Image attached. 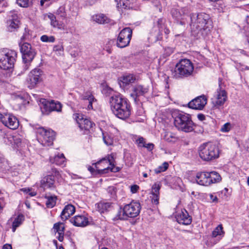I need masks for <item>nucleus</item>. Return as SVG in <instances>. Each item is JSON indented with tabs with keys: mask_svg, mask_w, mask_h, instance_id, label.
I'll return each mask as SVG.
<instances>
[{
	"mask_svg": "<svg viewBox=\"0 0 249 249\" xmlns=\"http://www.w3.org/2000/svg\"><path fill=\"white\" fill-rule=\"evenodd\" d=\"M110 108L113 113L121 119L128 118L131 114V107L127 99L120 94H115L109 98Z\"/></svg>",
	"mask_w": 249,
	"mask_h": 249,
	"instance_id": "obj_1",
	"label": "nucleus"
},
{
	"mask_svg": "<svg viewBox=\"0 0 249 249\" xmlns=\"http://www.w3.org/2000/svg\"><path fill=\"white\" fill-rule=\"evenodd\" d=\"M190 19L191 31L195 35L202 30H210L211 21L209 15L204 13L192 14L190 15Z\"/></svg>",
	"mask_w": 249,
	"mask_h": 249,
	"instance_id": "obj_2",
	"label": "nucleus"
},
{
	"mask_svg": "<svg viewBox=\"0 0 249 249\" xmlns=\"http://www.w3.org/2000/svg\"><path fill=\"white\" fill-rule=\"evenodd\" d=\"M175 127L185 132H190L194 130V123L191 115L181 111H175L172 114Z\"/></svg>",
	"mask_w": 249,
	"mask_h": 249,
	"instance_id": "obj_3",
	"label": "nucleus"
},
{
	"mask_svg": "<svg viewBox=\"0 0 249 249\" xmlns=\"http://www.w3.org/2000/svg\"><path fill=\"white\" fill-rule=\"evenodd\" d=\"M141 205L139 202L132 201L125 205L123 209L120 208L114 220H126L128 217L134 218L140 213Z\"/></svg>",
	"mask_w": 249,
	"mask_h": 249,
	"instance_id": "obj_4",
	"label": "nucleus"
},
{
	"mask_svg": "<svg viewBox=\"0 0 249 249\" xmlns=\"http://www.w3.org/2000/svg\"><path fill=\"white\" fill-rule=\"evenodd\" d=\"M200 158L204 161H211L219 157V149L217 146L210 142L203 143L199 147Z\"/></svg>",
	"mask_w": 249,
	"mask_h": 249,
	"instance_id": "obj_5",
	"label": "nucleus"
},
{
	"mask_svg": "<svg viewBox=\"0 0 249 249\" xmlns=\"http://www.w3.org/2000/svg\"><path fill=\"white\" fill-rule=\"evenodd\" d=\"M193 71L194 66L191 61L183 59L176 64L172 71V75L176 78L187 77L192 74Z\"/></svg>",
	"mask_w": 249,
	"mask_h": 249,
	"instance_id": "obj_6",
	"label": "nucleus"
},
{
	"mask_svg": "<svg viewBox=\"0 0 249 249\" xmlns=\"http://www.w3.org/2000/svg\"><path fill=\"white\" fill-rule=\"evenodd\" d=\"M38 141L44 146H49L53 143L55 132L51 129H46L43 127L36 128Z\"/></svg>",
	"mask_w": 249,
	"mask_h": 249,
	"instance_id": "obj_7",
	"label": "nucleus"
},
{
	"mask_svg": "<svg viewBox=\"0 0 249 249\" xmlns=\"http://www.w3.org/2000/svg\"><path fill=\"white\" fill-rule=\"evenodd\" d=\"M17 57V53L13 50L0 51V68L8 70L12 68Z\"/></svg>",
	"mask_w": 249,
	"mask_h": 249,
	"instance_id": "obj_8",
	"label": "nucleus"
},
{
	"mask_svg": "<svg viewBox=\"0 0 249 249\" xmlns=\"http://www.w3.org/2000/svg\"><path fill=\"white\" fill-rule=\"evenodd\" d=\"M20 50L22 54V59L24 62V69L25 71L28 69L29 63L33 60L36 52L35 50L32 48L31 44L28 43L19 44Z\"/></svg>",
	"mask_w": 249,
	"mask_h": 249,
	"instance_id": "obj_9",
	"label": "nucleus"
},
{
	"mask_svg": "<svg viewBox=\"0 0 249 249\" xmlns=\"http://www.w3.org/2000/svg\"><path fill=\"white\" fill-rule=\"evenodd\" d=\"M132 30L129 27L124 28L120 32L116 42L118 47L123 48L127 46L132 37Z\"/></svg>",
	"mask_w": 249,
	"mask_h": 249,
	"instance_id": "obj_10",
	"label": "nucleus"
},
{
	"mask_svg": "<svg viewBox=\"0 0 249 249\" xmlns=\"http://www.w3.org/2000/svg\"><path fill=\"white\" fill-rule=\"evenodd\" d=\"M0 121L6 127L11 129H16L19 126L18 119L10 113H0Z\"/></svg>",
	"mask_w": 249,
	"mask_h": 249,
	"instance_id": "obj_11",
	"label": "nucleus"
},
{
	"mask_svg": "<svg viewBox=\"0 0 249 249\" xmlns=\"http://www.w3.org/2000/svg\"><path fill=\"white\" fill-rule=\"evenodd\" d=\"M218 82L219 89L217 90L215 96L212 99V104L216 108L223 106L227 99V93L222 87V79L219 78Z\"/></svg>",
	"mask_w": 249,
	"mask_h": 249,
	"instance_id": "obj_12",
	"label": "nucleus"
},
{
	"mask_svg": "<svg viewBox=\"0 0 249 249\" xmlns=\"http://www.w3.org/2000/svg\"><path fill=\"white\" fill-rule=\"evenodd\" d=\"M62 106L61 104L53 101H49L43 100L42 102V105L40 106V108L43 113L48 114L49 113L55 111L59 112L61 110Z\"/></svg>",
	"mask_w": 249,
	"mask_h": 249,
	"instance_id": "obj_13",
	"label": "nucleus"
},
{
	"mask_svg": "<svg viewBox=\"0 0 249 249\" xmlns=\"http://www.w3.org/2000/svg\"><path fill=\"white\" fill-rule=\"evenodd\" d=\"M73 117L81 130H89L95 125L94 123L87 118H85L83 114L75 113L73 114Z\"/></svg>",
	"mask_w": 249,
	"mask_h": 249,
	"instance_id": "obj_14",
	"label": "nucleus"
},
{
	"mask_svg": "<svg viewBox=\"0 0 249 249\" xmlns=\"http://www.w3.org/2000/svg\"><path fill=\"white\" fill-rule=\"evenodd\" d=\"M43 71L38 68L32 70L29 74L27 81L29 84V87L31 88L35 87L38 83L42 80L41 76Z\"/></svg>",
	"mask_w": 249,
	"mask_h": 249,
	"instance_id": "obj_15",
	"label": "nucleus"
},
{
	"mask_svg": "<svg viewBox=\"0 0 249 249\" xmlns=\"http://www.w3.org/2000/svg\"><path fill=\"white\" fill-rule=\"evenodd\" d=\"M185 9H182L178 11L177 9H173L171 10V15L173 18L176 21L177 23L181 25H184L187 22V18L188 17Z\"/></svg>",
	"mask_w": 249,
	"mask_h": 249,
	"instance_id": "obj_16",
	"label": "nucleus"
},
{
	"mask_svg": "<svg viewBox=\"0 0 249 249\" xmlns=\"http://www.w3.org/2000/svg\"><path fill=\"white\" fill-rule=\"evenodd\" d=\"M113 159L112 157H108L107 159H103L100 161L97 162L96 164L98 165L100 164H107L109 165L108 166H107L106 168H105L104 169H99V167H96L97 169L99 171H101V173H106L107 172V170H110V171L112 172H119L120 170V168L118 167H116L114 164L112 163V160Z\"/></svg>",
	"mask_w": 249,
	"mask_h": 249,
	"instance_id": "obj_17",
	"label": "nucleus"
},
{
	"mask_svg": "<svg viewBox=\"0 0 249 249\" xmlns=\"http://www.w3.org/2000/svg\"><path fill=\"white\" fill-rule=\"evenodd\" d=\"M207 99L204 95H201L192 100L188 103L189 107L195 109H202L207 104Z\"/></svg>",
	"mask_w": 249,
	"mask_h": 249,
	"instance_id": "obj_18",
	"label": "nucleus"
},
{
	"mask_svg": "<svg viewBox=\"0 0 249 249\" xmlns=\"http://www.w3.org/2000/svg\"><path fill=\"white\" fill-rule=\"evenodd\" d=\"M177 221L180 224L184 225H190L192 221V217L189 215L188 212L185 209L181 210L178 212L175 216Z\"/></svg>",
	"mask_w": 249,
	"mask_h": 249,
	"instance_id": "obj_19",
	"label": "nucleus"
},
{
	"mask_svg": "<svg viewBox=\"0 0 249 249\" xmlns=\"http://www.w3.org/2000/svg\"><path fill=\"white\" fill-rule=\"evenodd\" d=\"M148 91V89L142 85H136L133 87L132 91L130 94L131 97L135 103L140 101L139 98L143 96Z\"/></svg>",
	"mask_w": 249,
	"mask_h": 249,
	"instance_id": "obj_20",
	"label": "nucleus"
},
{
	"mask_svg": "<svg viewBox=\"0 0 249 249\" xmlns=\"http://www.w3.org/2000/svg\"><path fill=\"white\" fill-rule=\"evenodd\" d=\"M208 172H198L196 177V180L197 184L203 186H209L210 185Z\"/></svg>",
	"mask_w": 249,
	"mask_h": 249,
	"instance_id": "obj_21",
	"label": "nucleus"
},
{
	"mask_svg": "<svg viewBox=\"0 0 249 249\" xmlns=\"http://www.w3.org/2000/svg\"><path fill=\"white\" fill-rule=\"evenodd\" d=\"M70 221L74 226L84 227L89 225L88 218L84 215H76L70 219Z\"/></svg>",
	"mask_w": 249,
	"mask_h": 249,
	"instance_id": "obj_22",
	"label": "nucleus"
},
{
	"mask_svg": "<svg viewBox=\"0 0 249 249\" xmlns=\"http://www.w3.org/2000/svg\"><path fill=\"white\" fill-rule=\"evenodd\" d=\"M75 212V208L72 205L68 204L66 205L61 212L60 215L61 219L63 221H65L70 217L71 215H72Z\"/></svg>",
	"mask_w": 249,
	"mask_h": 249,
	"instance_id": "obj_23",
	"label": "nucleus"
},
{
	"mask_svg": "<svg viewBox=\"0 0 249 249\" xmlns=\"http://www.w3.org/2000/svg\"><path fill=\"white\" fill-rule=\"evenodd\" d=\"M54 182V177L52 175H47L41 179V185L44 189H52L55 187Z\"/></svg>",
	"mask_w": 249,
	"mask_h": 249,
	"instance_id": "obj_24",
	"label": "nucleus"
},
{
	"mask_svg": "<svg viewBox=\"0 0 249 249\" xmlns=\"http://www.w3.org/2000/svg\"><path fill=\"white\" fill-rule=\"evenodd\" d=\"M45 18L47 17L50 20L51 25L53 28H57L59 29H64V25L63 23L59 22L56 18V16L51 13L44 16Z\"/></svg>",
	"mask_w": 249,
	"mask_h": 249,
	"instance_id": "obj_25",
	"label": "nucleus"
},
{
	"mask_svg": "<svg viewBox=\"0 0 249 249\" xmlns=\"http://www.w3.org/2000/svg\"><path fill=\"white\" fill-rule=\"evenodd\" d=\"M82 99L84 100L85 104H88L87 108L91 109L93 108L92 103L96 101V100L90 91L85 92L82 95Z\"/></svg>",
	"mask_w": 249,
	"mask_h": 249,
	"instance_id": "obj_26",
	"label": "nucleus"
},
{
	"mask_svg": "<svg viewBox=\"0 0 249 249\" xmlns=\"http://www.w3.org/2000/svg\"><path fill=\"white\" fill-rule=\"evenodd\" d=\"M17 17V16L15 15L12 19L7 21V29L9 32H14L19 28V21Z\"/></svg>",
	"mask_w": 249,
	"mask_h": 249,
	"instance_id": "obj_27",
	"label": "nucleus"
},
{
	"mask_svg": "<svg viewBox=\"0 0 249 249\" xmlns=\"http://www.w3.org/2000/svg\"><path fill=\"white\" fill-rule=\"evenodd\" d=\"M50 161L52 163H55L58 165L65 166L66 164V158L63 154H58L54 157L50 158Z\"/></svg>",
	"mask_w": 249,
	"mask_h": 249,
	"instance_id": "obj_28",
	"label": "nucleus"
},
{
	"mask_svg": "<svg viewBox=\"0 0 249 249\" xmlns=\"http://www.w3.org/2000/svg\"><path fill=\"white\" fill-rule=\"evenodd\" d=\"M112 205L110 202L101 201L96 204V207L100 213H103L108 211L112 207Z\"/></svg>",
	"mask_w": 249,
	"mask_h": 249,
	"instance_id": "obj_29",
	"label": "nucleus"
},
{
	"mask_svg": "<svg viewBox=\"0 0 249 249\" xmlns=\"http://www.w3.org/2000/svg\"><path fill=\"white\" fill-rule=\"evenodd\" d=\"M117 3V8L119 12H123L124 10L130 8L129 0H115Z\"/></svg>",
	"mask_w": 249,
	"mask_h": 249,
	"instance_id": "obj_30",
	"label": "nucleus"
},
{
	"mask_svg": "<svg viewBox=\"0 0 249 249\" xmlns=\"http://www.w3.org/2000/svg\"><path fill=\"white\" fill-rule=\"evenodd\" d=\"M163 139L168 142L175 143L179 141V137L171 132H165Z\"/></svg>",
	"mask_w": 249,
	"mask_h": 249,
	"instance_id": "obj_31",
	"label": "nucleus"
},
{
	"mask_svg": "<svg viewBox=\"0 0 249 249\" xmlns=\"http://www.w3.org/2000/svg\"><path fill=\"white\" fill-rule=\"evenodd\" d=\"M122 79L120 82V85L121 86H123L124 87L130 84L134 83L136 80L135 76L132 74L124 75L122 78Z\"/></svg>",
	"mask_w": 249,
	"mask_h": 249,
	"instance_id": "obj_32",
	"label": "nucleus"
},
{
	"mask_svg": "<svg viewBox=\"0 0 249 249\" xmlns=\"http://www.w3.org/2000/svg\"><path fill=\"white\" fill-rule=\"evenodd\" d=\"M92 19L94 21L100 24H104L109 22V19L107 18L102 14L93 16L92 17Z\"/></svg>",
	"mask_w": 249,
	"mask_h": 249,
	"instance_id": "obj_33",
	"label": "nucleus"
},
{
	"mask_svg": "<svg viewBox=\"0 0 249 249\" xmlns=\"http://www.w3.org/2000/svg\"><path fill=\"white\" fill-rule=\"evenodd\" d=\"M210 184L219 182L221 180L220 175L215 171L208 172Z\"/></svg>",
	"mask_w": 249,
	"mask_h": 249,
	"instance_id": "obj_34",
	"label": "nucleus"
},
{
	"mask_svg": "<svg viewBox=\"0 0 249 249\" xmlns=\"http://www.w3.org/2000/svg\"><path fill=\"white\" fill-rule=\"evenodd\" d=\"M24 220L23 214H19L14 220L12 224V231L15 232L16 229L19 227Z\"/></svg>",
	"mask_w": 249,
	"mask_h": 249,
	"instance_id": "obj_35",
	"label": "nucleus"
},
{
	"mask_svg": "<svg viewBox=\"0 0 249 249\" xmlns=\"http://www.w3.org/2000/svg\"><path fill=\"white\" fill-rule=\"evenodd\" d=\"M55 14L58 18L65 19L67 17V13L65 9V7L64 5L60 6L55 12Z\"/></svg>",
	"mask_w": 249,
	"mask_h": 249,
	"instance_id": "obj_36",
	"label": "nucleus"
},
{
	"mask_svg": "<svg viewBox=\"0 0 249 249\" xmlns=\"http://www.w3.org/2000/svg\"><path fill=\"white\" fill-rule=\"evenodd\" d=\"M47 200L46 202V205L48 208H53L56 204V196H46Z\"/></svg>",
	"mask_w": 249,
	"mask_h": 249,
	"instance_id": "obj_37",
	"label": "nucleus"
},
{
	"mask_svg": "<svg viewBox=\"0 0 249 249\" xmlns=\"http://www.w3.org/2000/svg\"><path fill=\"white\" fill-rule=\"evenodd\" d=\"M103 139L104 143L107 145H111L113 144V139L106 132H102Z\"/></svg>",
	"mask_w": 249,
	"mask_h": 249,
	"instance_id": "obj_38",
	"label": "nucleus"
},
{
	"mask_svg": "<svg viewBox=\"0 0 249 249\" xmlns=\"http://www.w3.org/2000/svg\"><path fill=\"white\" fill-rule=\"evenodd\" d=\"M223 233L222 226L219 225L213 231L212 236L213 237H216L218 235H222Z\"/></svg>",
	"mask_w": 249,
	"mask_h": 249,
	"instance_id": "obj_39",
	"label": "nucleus"
},
{
	"mask_svg": "<svg viewBox=\"0 0 249 249\" xmlns=\"http://www.w3.org/2000/svg\"><path fill=\"white\" fill-rule=\"evenodd\" d=\"M53 229L58 233L64 232L65 228L63 226L62 223L58 222L55 223L53 225Z\"/></svg>",
	"mask_w": 249,
	"mask_h": 249,
	"instance_id": "obj_40",
	"label": "nucleus"
},
{
	"mask_svg": "<svg viewBox=\"0 0 249 249\" xmlns=\"http://www.w3.org/2000/svg\"><path fill=\"white\" fill-rule=\"evenodd\" d=\"M107 192L109 195L110 197L112 198H115L116 196V188L114 186H109L107 188Z\"/></svg>",
	"mask_w": 249,
	"mask_h": 249,
	"instance_id": "obj_41",
	"label": "nucleus"
},
{
	"mask_svg": "<svg viewBox=\"0 0 249 249\" xmlns=\"http://www.w3.org/2000/svg\"><path fill=\"white\" fill-rule=\"evenodd\" d=\"M40 40L44 42H53L55 41V37L53 36L43 35L41 36Z\"/></svg>",
	"mask_w": 249,
	"mask_h": 249,
	"instance_id": "obj_42",
	"label": "nucleus"
},
{
	"mask_svg": "<svg viewBox=\"0 0 249 249\" xmlns=\"http://www.w3.org/2000/svg\"><path fill=\"white\" fill-rule=\"evenodd\" d=\"M17 3L23 7H27L30 5V0H17Z\"/></svg>",
	"mask_w": 249,
	"mask_h": 249,
	"instance_id": "obj_43",
	"label": "nucleus"
},
{
	"mask_svg": "<svg viewBox=\"0 0 249 249\" xmlns=\"http://www.w3.org/2000/svg\"><path fill=\"white\" fill-rule=\"evenodd\" d=\"M160 186L159 184L155 183L152 186V194L159 195Z\"/></svg>",
	"mask_w": 249,
	"mask_h": 249,
	"instance_id": "obj_44",
	"label": "nucleus"
},
{
	"mask_svg": "<svg viewBox=\"0 0 249 249\" xmlns=\"http://www.w3.org/2000/svg\"><path fill=\"white\" fill-rule=\"evenodd\" d=\"M231 128V124L229 123L224 124L221 128V131L223 132H228Z\"/></svg>",
	"mask_w": 249,
	"mask_h": 249,
	"instance_id": "obj_45",
	"label": "nucleus"
},
{
	"mask_svg": "<svg viewBox=\"0 0 249 249\" xmlns=\"http://www.w3.org/2000/svg\"><path fill=\"white\" fill-rule=\"evenodd\" d=\"M168 167V163L166 162H164L161 166H160L159 167V169L158 171L156 170V172L157 173H160V172L165 171Z\"/></svg>",
	"mask_w": 249,
	"mask_h": 249,
	"instance_id": "obj_46",
	"label": "nucleus"
},
{
	"mask_svg": "<svg viewBox=\"0 0 249 249\" xmlns=\"http://www.w3.org/2000/svg\"><path fill=\"white\" fill-rule=\"evenodd\" d=\"M136 143L138 144L139 147H142L143 145H145L146 143L145 139L142 137H140L138 138V139L136 140Z\"/></svg>",
	"mask_w": 249,
	"mask_h": 249,
	"instance_id": "obj_47",
	"label": "nucleus"
},
{
	"mask_svg": "<svg viewBox=\"0 0 249 249\" xmlns=\"http://www.w3.org/2000/svg\"><path fill=\"white\" fill-rule=\"evenodd\" d=\"M113 91V89L108 87H105L102 91L103 93L105 94L106 96L111 95Z\"/></svg>",
	"mask_w": 249,
	"mask_h": 249,
	"instance_id": "obj_48",
	"label": "nucleus"
},
{
	"mask_svg": "<svg viewBox=\"0 0 249 249\" xmlns=\"http://www.w3.org/2000/svg\"><path fill=\"white\" fill-rule=\"evenodd\" d=\"M152 196H151V200L152 202L156 205L159 204V195L156 194H152Z\"/></svg>",
	"mask_w": 249,
	"mask_h": 249,
	"instance_id": "obj_49",
	"label": "nucleus"
},
{
	"mask_svg": "<svg viewBox=\"0 0 249 249\" xmlns=\"http://www.w3.org/2000/svg\"><path fill=\"white\" fill-rule=\"evenodd\" d=\"M48 173H49V175H52L53 177L59 175V172L55 168H52L51 171H48Z\"/></svg>",
	"mask_w": 249,
	"mask_h": 249,
	"instance_id": "obj_50",
	"label": "nucleus"
},
{
	"mask_svg": "<svg viewBox=\"0 0 249 249\" xmlns=\"http://www.w3.org/2000/svg\"><path fill=\"white\" fill-rule=\"evenodd\" d=\"M155 145L153 143H146L143 145V147L146 148L148 151H152L154 148Z\"/></svg>",
	"mask_w": 249,
	"mask_h": 249,
	"instance_id": "obj_51",
	"label": "nucleus"
},
{
	"mask_svg": "<svg viewBox=\"0 0 249 249\" xmlns=\"http://www.w3.org/2000/svg\"><path fill=\"white\" fill-rule=\"evenodd\" d=\"M53 50L55 52L61 51L63 50V48L61 45H57L53 47Z\"/></svg>",
	"mask_w": 249,
	"mask_h": 249,
	"instance_id": "obj_52",
	"label": "nucleus"
},
{
	"mask_svg": "<svg viewBox=\"0 0 249 249\" xmlns=\"http://www.w3.org/2000/svg\"><path fill=\"white\" fill-rule=\"evenodd\" d=\"M139 187L137 185H133L131 186V191L132 193H135L139 189Z\"/></svg>",
	"mask_w": 249,
	"mask_h": 249,
	"instance_id": "obj_53",
	"label": "nucleus"
},
{
	"mask_svg": "<svg viewBox=\"0 0 249 249\" xmlns=\"http://www.w3.org/2000/svg\"><path fill=\"white\" fill-rule=\"evenodd\" d=\"M15 100L16 101L19 102L20 104H22L24 102V98L20 96V95H18L16 97Z\"/></svg>",
	"mask_w": 249,
	"mask_h": 249,
	"instance_id": "obj_54",
	"label": "nucleus"
},
{
	"mask_svg": "<svg viewBox=\"0 0 249 249\" xmlns=\"http://www.w3.org/2000/svg\"><path fill=\"white\" fill-rule=\"evenodd\" d=\"M210 199L213 202H217L218 201V198L216 196H214L212 194L210 195Z\"/></svg>",
	"mask_w": 249,
	"mask_h": 249,
	"instance_id": "obj_55",
	"label": "nucleus"
},
{
	"mask_svg": "<svg viewBox=\"0 0 249 249\" xmlns=\"http://www.w3.org/2000/svg\"><path fill=\"white\" fill-rule=\"evenodd\" d=\"M165 51L166 52L167 54L168 55H169L170 54H171L173 52V49L171 47H167L165 48Z\"/></svg>",
	"mask_w": 249,
	"mask_h": 249,
	"instance_id": "obj_56",
	"label": "nucleus"
},
{
	"mask_svg": "<svg viewBox=\"0 0 249 249\" xmlns=\"http://www.w3.org/2000/svg\"><path fill=\"white\" fill-rule=\"evenodd\" d=\"M165 20L163 18H160L158 19L157 23L159 28L162 27V24L164 23Z\"/></svg>",
	"mask_w": 249,
	"mask_h": 249,
	"instance_id": "obj_57",
	"label": "nucleus"
},
{
	"mask_svg": "<svg viewBox=\"0 0 249 249\" xmlns=\"http://www.w3.org/2000/svg\"><path fill=\"white\" fill-rule=\"evenodd\" d=\"M64 232H63L62 233L60 232L59 233H58V236L57 237V238L60 242L63 241L64 239Z\"/></svg>",
	"mask_w": 249,
	"mask_h": 249,
	"instance_id": "obj_58",
	"label": "nucleus"
},
{
	"mask_svg": "<svg viewBox=\"0 0 249 249\" xmlns=\"http://www.w3.org/2000/svg\"><path fill=\"white\" fill-rule=\"evenodd\" d=\"M197 118L200 120V121H203L205 119V116L203 114H198L197 115Z\"/></svg>",
	"mask_w": 249,
	"mask_h": 249,
	"instance_id": "obj_59",
	"label": "nucleus"
},
{
	"mask_svg": "<svg viewBox=\"0 0 249 249\" xmlns=\"http://www.w3.org/2000/svg\"><path fill=\"white\" fill-rule=\"evenodd\" d=\"M3 249H12V247L11 245L5 244L3 246Z\"/></svg>",
	"mask_w": 249,
	"mask_h": 249,
	"instance_id": "obj_60",
	"label": "nucleus"
},
{
	"mask_svg": "<svg viewBox=\"0 0 249 249\" xmlns=\"http://www.w3.org/2000/svg\"><path fill=\"white\" fill-rule=\"evenodd\" d=\"M88 170L91 172V173H93L94 171V169L93 167H92L91 166H89V167H88Z\"/></svg>",
	"mask_w": 249,
	"mask_h": 249,
	"instance_id": "obj_61",
	"label": "nucleus"
},
{
	"mask_svg": "<svg viewBox=\"0 0 249 249\" xmlns=\"http://www.w3.org/2000/svg\"><path fill=\"white\" fill-rule=\"evenodd\" d=\"M53 244L55 245V246L56 247V248H57V242L56 240H53Z\"/></svg>",
	"mask_w": 249,
	"mask_h": 249,
	"instance_id": "obj_62",
	"label": "nucleus"
},
{
	"mask_svg": "<svg viewBox=\"0 0 249 249\" xmlns=\"http://www.w3.org/2000/svg\"><path fill=\"white\" fill-rule=\"evenodd\" d=\"M245 20H246V22L248 24L249 20V16L248 15L246 16Z\"/></svg>",
	"mask_w": 249,
	"mask_h": 249,
	"instance_id": "obj_63",
	"label": "nucleus"
},
{
	"mask_svg": "<svg viewBox=\"0 0 249 249\" xmlns=\"http://www.w3.org/2000/svg\"><path fill=\"white\" fill-rule=\"evenodd\" d=\"M164 32L166 34H168L170 32V31L168 29L165 28L164 30Z\"/></svg>",
	"mask_w": 249,
	"mask_h": 249,
	"instance_id": "obj_64",
	"label": "nucleus"
}]
</instances>
